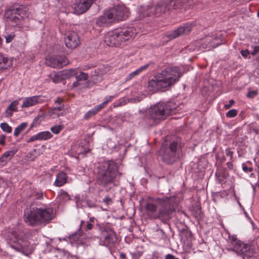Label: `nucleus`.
Listing matches in <instances>:
<instances>
[{
    "label": "nucleus",
    "mask_w": 259,
    "mask_h": 259,
    "mask_svg": "<svg viewBox=\"0 0 259 259\" xmlns=\"http://www.w3.org/2000/svg\"><path fill=\"white\" fill-rule=\"evenodd\" d=\"M182 76V73L178 67H167L156 73L148 82L149 91L156 92L158 91L168 90Z\"/></svg>",
    "instance_id": "f257e3e1"
},
{
    "label": "nucleus",
    "mask_w": 259,
    "mask_h": 259,
    "mask_svg": "<svg viewBox=\"0 0 259 259\" xmlns=\"http://www.w3.org/2000/svg\"><path fill=\"white\" fill-rule=\"evenodd\" d=\"M158 206L148 202L145 205L146 210L154 219H159L163 223H166L173 216L177 207V202L175 197L157 198Z\"/></svg>",
    "instance_id": "f03ea898"
},
{
    "label": "nucleus",
    "mask_w": 259,
    "mask_h": 259,
    "mask_svg": "<svg viewBox=\"0 0 259 259\" xmlns=\"http://www.w3.org/2000/svg\"><path fill=\"white\" fill-rule=\"evenodd\" d=\"M53 218V210L45 205L26 209L24 211V221L30 226H38L49 222Z\"/></svg>",
    "instance_id": "7ed1b4c3"
},
{
    "label": "nucleus",
    "mask_w": 259,
    "mask_h": 259,
    "mask_svg": "<svg viewBox=\"0 0 259 259\" xmlns=\"http://www.w3.org/2000/svg\"><path fill=\"white\" fill-rule=\"evenodd\" d=\"M120 175L117 165L113 161L104 162L97 167V180L104 186L113 183L119 179Z\"/></svg>",
    "instance_id": "20e7f679"
},
{
    "label": "nucleus",
    "mask_w": 259,
    "mask_h": 259,
    "mask_svg": "<svg viewBox=\"0 0 259 259\" xmlns=\"http://www.w3.org/2000/svg\"><path fill=\"white\" fill-rule=\"evenodd\" d=\"M178 106L173 102H160L151 106L149 110V118L154 122L165 119L168 116L177 112Z\"/></svg>",
    "instance_id": "39448f33"
},
{
    "label": "nucleus",
    "mask_w": 259,
    "mask_h": 259,
    "mask_svg": "<svg viewBox=\"0 0 259 259\" xmlns=\"http://www.w3.org/2000/svg\"><path fill=\"white\" fill-rule=\"evenodd\" d=\"M28 10L27 7L15 4L6 11L5 16L15 25H18L22 19L28 17Z\"/></svg>",
    "instance_id": "423d86ee"
},
{
    "label": "nucleus",
    "mask_w": 259,
    "mask_h": 259,
    "mask_svg": "<svg viewBox=\"0 0 259 259\" xmlns=\"http://www.w3.org/2000/svg\"><path fill=\"white\" fill-rule=\"evenodd\" d=\"M229 239L232 249L244 259L253 256L254 250L253 246L243 243L235 236L230 237Z\"/></svg>",
    "instance_id": "0eeeda50"
},
{
    "label": "nucleus",
    "mask_w": 259,
    "mask_h": 259,
    "mask_svg": "<svg viewBox=\"0 0 259 259\" xmlns=\"http://www.w3.org/2000/svg\"><path fill=\"white\" fill-rule=\"evenodd\" d=\"M181 6V0H164L151 8L150 11L155 16H159L162 14H169L173 10L180 8Z\"/></svg>",
    "instance_id": "6e6552de"
},
{
    "label": "nucleus",
    "mask_w": 259,
    "mask_h": 259,
    "mask_svg": "<svg viewBox=\"0 0 259 259\" xmlns=\"http://www.w3.org/2000/svg\"><path fill=\"white\" fill-rule=\"evenodd\" d=\"M7 238L10 241V246L15 250L23 253L31 251L30 243L20 237V235L15 231H13L10 235H8Z\"/></svg>",
    "instance_id": "1a4fd4ad"
},
{
    "label": "nucleus",
    "mask_w": 259,
    "mask_h": 259,
    "mask_svg": "<svg viewBox=\"0 0 259 259\" xmlns=\"http://www.w3.org/2000/svg\"><path fill=\"white\" fill-rule=\"evenodd\" d=\"M178 148L177 142H171L167 147L162 146L161 152L162 160L168 164L175 162L179 157Z\"/></svg>",
    "instance_id": "9d476101"
},
{
    "label": "nucleus",
    "mask_w": 259,
    "mask_h": 259,
    "mask_svg": "<svg viewBox=\"0 0 259 259\" xmlns=\"http://www.w3.org/2000/svg\"><path fill=\"white\" fill-rule=\"evenodd\" d=\"M97 227L102 233L103 245L106 246L113 245L116 241L114 231L108 223L97 224Z\"/></svg>",
    "instance_id": "9b49d317"
},
{
    "label": "nucleus",
    "mask_w": 259,
    "mask_h": 259,
    "mask_svg": "<svg viewBox=\"0 0 259 259\" xmlns=\"http://www.w3.org/2000/svg\"><path fill=\"white\" fill-rule=\"evenodd\" d=\"M107 16L112 21H122L128 17L127 9L121 6H116L107 10Z\"/></svg>",
    "instance_id": "f8f14e48"
},
{
    "label": "nucleus",
    "mask_w": 259,
    "mask_h": 259,
    "mask_svg": "<svg viewBox=\"0 0 259 259\" xmlns=\"http://www.w3.org/2000/svg\"><path fill=\"white\" fill-rule=\"evenodd\" d=\"M66 46L70 49L76 48L80 43V37L75 31L68 32L64 38Z\"/></svg>",
    "instance_id": "ddd939ff"
},
{
    "label": "nucleus",
    "mask_w": 259,
    "mask_h": 259,
    "mask_svg": "<svg viewBox=\"0 0 259 259\" xmlns=\"http://www.w3.org/2000/svg\"><path fill=\"white\" fill-rule=\"evenodd\" d=\"M105 43L110 47L118 46L122 42L119 30L108 32L105 36Z\"/></svg>",
    "instance_id": "4468645a"
},
{
    "label": "nucleus",
    "mask_w": 259,
    "mask_h": 259,
    "mask_svg": "<svg viewBox=\"0 0 259 259\" xmlns=\"http://www.w3.org/2000/svg\"><path fill=\"white\" fill-rule=\"evenodd\" d=\"M46 64L53 68H61L68 64V60L64 56H52L47 60Z\"/></svg>",
    "instance_id": "2eb2a0df"
},
{
    "label": "nucleus",
    "mask_w": 259,
    "mask_h": 259,
    "mask_svg": "<svg viewBox=\"0 0 259 259\" xmlns=\"http://www.w3.org/2000/svg\"><path fill=\"white\" fill-rule=\"evenodd\" d=\"M119 31L122 42L132 40L137 34L136 29L133 27L119 30Z\"/></svg>",
    "instance_id": "dca6fc26"
},
{
    "label": "nucleus",
    "mask_w": 259,
    "mask_h": 259,
    "mask_svg": "<svg viewBox=\"0 0 259 259\" xmlns=\"http://www.w3.org/2000/svg\"><path fill=\"white\" fill-rule=\"evenodd\" d=\"M192 28V24H186L181 26L174 32L169 34V37L170 39H174L181 35L187 34L190 32Z\"/></svg>",
    "instance_id": "f3484780"
},
{
    "label": "nucleus",
    "mask_w": 259,
    "mask_h": 259,
    "mask_svg": "<svg viewBox=\"0 0 259 259\" xmlns=\"http://www.w3.org/2000/svg\"><path fill=\"white\" fill-rule=\"evenodd\" d=\"M92 4V0H79L75 5L74 10L77 14H81L85 12Z\"/></svg>",
    "instance_id": "a211bd4d"
},
{
    "label": "nucleus",
    "mask_w": 259,
    "mask_h": 259,
    "mask_svg": "<svg viewBox=\"0 0 259 259\" xmlns=\"http://www.w3.org/2000/svg\"><path fill=\"white\" fill-rule=\"evenodd\" d=\"M44 99L40 96H34L25 98L23 99L22 108H27L34 106L37 104L42 103Z\"/></svg>",
    "instance_id": "6ab92c4d"
},
{
    "label": "nucleus",
    "mask_w": 259,
    "mask_h": 259,
    "mask_svg": "<svg viewBox=\"0 0 259 259\" xmlns=\"http://www.w3.org/2000/svg\"><path fill=\"white\" fill-rule=\"evenodd\" d=\"M64 112V105H61L50 108L48 112V115L51 118L55 119L60 116H63Z\"/></svg>",
    "instance_id": "aec40b11"
},
{
    "label": "nucleus",
    "mask_w": 259,
    "mask_h": 259,
    "mask_svg": "<svg viewBox=\"0 0 259 259\" xmlns=\"http://www.w3.org/2000/svg\"><path fill=\"white\" fill-rule=\"evenodd\" d=\"M67 179L66 174L61 171L57 175L54 185L57 187H61L66 183Z\"/></svg>",
    "instance_id": "412c9836"
},
{
    "label": "nucleus",
    "mask_w": 259,
    "mask_h": 259,
    "mask_svg": "<svg viewBox=\"0 0 259 259\" xmlns=\"http://www.w3.org/2000/svg\"><path fill=\"white\" fill-rule=\"evenodd\" d=\"M107 14V11H105L103 15L97 18L96 23L98 26H103L112 22L111 20L109 18Z\"/></svg>",
    "instance_id": "4be33fe9"
},
{
    "label": "nucleus",
    "mask_w": 259,
    "mask_h": 259,
    "mask_svg": "<svg viewBox=\"0 0 259 259\" xmlns=\"http://www.w3.org/2000/svg\"><path fill=\"white\" fill-rule=\"evenodd\" d=\"M12 65V63L7 57L0 54V70L7 69Z\"/></svg>",
    "instance_id": "5701e85b"
},
{
    "label": "nucleus",
    "mask_w": 259,
    "mask_h": 259,
    "mask_svg": "<svg viewBox=\"0 0 259 259\" xmlns=\"http://www.w3.org/2000/svg\"><path fill=\"white\" fill-rule=\"evenodd\" d=\"M91 76L95 83L100 82L102 80V71L99 69H95L92 71Z\"/></svg>",
    "instance_id": "b1692460"
},
{
    "label": "nucleus",
    "mask_w": 259,
    "mask_h": 259,
    "mask_svg": "<svg viewBox=\"0 0 259 259\" xmlns=\"http://www.w3.org/2000/svg\"><path fill=\"white\" fill-rule=\"evenodd\" d=\"M211 40H212L211 37H207L202 44V48L206 50H209L212 48L218 47L220 45V44H211Z\"/></svg>",
    "instance_id": "393cba45"
},
{
    "label": "nucleus",
    "mask_w": 259,
    "mask_h": 259,
    "mask_svg": "<svg viewBox=\"0 0 259 259\" xmlns=\"http://www.w3.org/2000/svg\"><path fill=\"white\" fill-rule=\"evenodd\" d=\"M18 104V101L17 100H15L13 101L7 107L6 112L9 116H11L13 115V112L17 111V106Z\"/></svg>",
    "instance_id": "a878e982"
},
{
    "label": "nucleus",
    "mask_w": 259,
    "mask_h": 259,
    "mask_svg": "<svg viewBox=\"0 0 259 259\" xmlns=\"http://www.w3.org/2000/svg\"><path fill=\"white\" fill-rule=\"evenodd\" d=\"M38 140H47L53 137V135L49 131H44L37 134Z\"/></svg>",
    "instance_id": "bb28decb"
},
{
    "label": "nucleus",
    "mask_w": 259,
    "mask_h": 259,
    "mask_svg": "<svg viewBox=\"0 0 259 259\" xmlns=\"http://www.w3.org/2000/svg\"><path fill=\"white\" fill-rule=\"evenodd\" d=\"M102 109L101 107H99V105L95 106L94 108L92 109L91 110L88 111L84 115V118L87 119L91 117L94 116L96 113H97L99 111Z\"/></svg>",
    "instance_id": "cd10ccee"
},
{
    "label": "nucleus",
    "mask_w": 259,
    "mask_h": 259,
    "mask_svg": "<svg viewBox=\"0 0 259 259\" xmlns=\"http://www.w3.org/2000/svg\"><path fill=\"white\" fill-rule=\"evenodd\" d=\"M149 66L148 64L144 65L136 69L135 71L131 72L128 75V79H131L136 75H139L141 72L146 69Z\"/></svg>",
    "instance_id": "c85d7f7f"
},
{
    "label": "nucleus",
    "mask_w": 259,
    "mask_h": 259,
    "mask_svg": "<svg viewBox=\"0 0 259 259\" xmlns=\"http://www.w3.org/2000/svg\"><path fill=\"white\" fill-rule=\"evenodd\" d=\"M77 74V69H70L64 70L62 71V75L66 78H69L71 76L76 75Z\"/></svg>",
    "instance_id": "c756f323"
},
{
    "label": "nucleus",
    "mask_w": 259,
    "mask_h": 259,
    "mask_svg": "<svg viewBox=\"0 0 259 259\" xmlns=\"http://www.w3.org/2000/svg\"><path fill=\"white\" fill-rule=\"evenodd\" d=\"M27 123L26 122H22L19 126L16 127L14 130V136L17 137L19 135L26 127Z\"/></svg>",
    "instance_id": "7c9ffc66"
},
{
    "label": "nucleus",
    "mask_w": 259,
    "mask_h": 259,
    "mask_svg": "<svg viewBox=\"0 0 259 259\" xmlns=\"http://www.w3.org/2000/svg\"><path fill=\"white\" fill-rule=\"evenodd\" d=\"M148 10L149 8L147 7H141L139 9L138 12L139 13V16L140 19H142L149 15V12H148Z\"/></svg>",
    "instance_id": "2f4dec72"
},
{
    "label": "nucleus",
    "mask_w": 259,
    "mask_h": 259,
    "mask_svg": "<svg viewBox=\"0 0 259 259\" xmlns=\"http://www.w3.org/2000/svg\"><path fill=\"white\" fill-rule=\"evenodd\" d=\"M2 130L7 133H11L12 131V128L7 123L3 122L0 124Z\"/></svg>",
    "instance_id": "473e14b6"
},
{
    "label": "nucleus",
    "mask_w": 259,
    "mask_h": 259,
    "mask_svg": "<svg viewBox=\"0 0 259 259\" xmlns=\"http://www.w3.org/2000/svg\"><path fill=\"white\" fill-rule=\"evenodd\" d=\"M116 96H109L108 97H106L105 98V101L99 104V107H101L102 109L104 108L109 102L112 101L113 98L115 97Z\"/></svg>",
    "instance_id": "72a5a7b5"
},
{
    "label": "nucleus",
    "mask_w": 259,
    "mask_h": 259,
    "mask_svg": "<svg viewBox=\"0 0 259 259\" xmlns=\"http://www.w3.org/2000/svg\"><path fill=\"white\" fill-rule=\"evenodd\" d=\"M75 78L77 81L83 80L85 81L88 80L89 78L88 74L86 73L81 72L78 75H75Z\"/></svg>",
    "instance_id": "f704fd0d"
},
{
    "label": "nucleus",
    "mask_w": 259,
    "mask_h": 259,
    "mask_svg": "<svg viewBox=\"0 0 259 259\" xmlns=\"http://www.w3.org/2000/svg\"><path fill=\"white\" fill-rule=\"evenodd\" d=\"M63 129L62 126L61 125H56L51 128V131L55 134H59Z\"/></svg>",
    "instance_id": "c9c22d12"
},
{
    "label": "nucleus",
    "mask_w": 259,
    "mask_h": 259,
    "mask_svg": "<svg viewBox=\"0 0 259 259\" xmlns=\"http://www.w3.org/2000/svg\"><path fill=\"white\" fill-rule=\"evenodd\" d=\"M52 81L54 83H58L60 81V76L56 73H53L50 75Z\"/></svg>",
    "instance_id": "e433bc0d"
},
{
    "label": "nucleus",
    "mask_w": 259,
    "mask_h": 259,
    "mask_svg": "<svg viewBox=\"0 0 259 259\" xmlns=\"http://www.w3.org/2000/svg\"><path fill=\"white\" fill-rule=\"evenodd\" d=\"M237 113L238 111L237 110L234 109H231L228 111V112L226 113V116L229 118H233L236 116Z\"/></svg>",
    "instance_id": "4c0bfd02"
},
{
    "label": "nucleus",
    "mask_w": 259,
    "mask_h": 259,
    "mask_svg": "<svg viewBox=\"0 0 259 259\" xmlns=\"http://www.w3.org/2000/svg\"><path fill=\"white\" fill-rule=\"evenodd\" d=\"M15 154V152L14 151H8L5 152L3 154V155L9 160L10 158L14 155Z\"/></svg>",
    "instance_id": "58836bf2"
},
{
    "label": "nucleus",
    "mask_w": 259,
    "mask_h": 259,
    "mask_svg": "<svg viewBox=\"0 0 259 259\" xmlns=\"http://www.w3.org/2000/svg\"><path fill=\"white\" fill-rule=\"evenodd\" d=\"M15 37V34L14 33H11L10 34H6L5 35V37L6 38V42L7 43H9L12 41Z\"/></svg>",
    "instance_id": "ea45409f"
},
{
    "label": "nucleus",
    "mask_w": 259,
    "mask_h": 259,
    "mask_svg": "<svg viewBox=\"0 0 259 259\" xmlns=\"http://www.w3.org/2000/svg\"><path fill=\"white\" fill-rule=\"evenodd\" d=\"M225 153L227 156L230 157V161H232L233 160V154L234 153V152L231 150V148H227L225 150Z\"/></svg>",
    "instance_id": "a19ab883"
},
{
    "label": "nucleus",
    "mask_w": 259,
    "mask_h": 259,
    "mask_svg": "<svg viewBox=\"0 0 259 259\" xmlns=\"http://www.w3.org/2000/svg\"><path fill=\"white\" fill-rule=\"evenodd\" d=\"M103 202L106 205H108L113 203L112 199L109 196H106L103 200Z\"/></svg>",
    "instance_id": "79ce46f5"
},
{
    "label": "nucleus",
    "mask_w": 259,
    "mask_h": 259,
    "mask_svg": "<svg viewBox=\"0 0 259 259\" xmlns=\"http://www.w3.org/2000/svg\"><path fill=\"white\" fill-rule=\"evenodd\" d=\"M258 95V92L256 91H249L247 95V97H248V98H254V97H255L256 96H257Z\"/></svg>",
    "instance_id": "37998d69"
},
{
    "label": "nucleus",
    "mask_w": 259,
    "mask_h": 259,
    "mask_svg": "<svg viewBox=\"0 0 259 259\" xmlns=\"http://www.w3.org/2000/svg\"><path fill=\"white\" fill-rule=\"evenodd\" d=\"M243 170L245 172H251L253 170L252 167H248L245 163L242 164Z\"/></svg>",
    "instance_id": "c03bdc74"
},
{
    "label": "nucleus",
    "mask_w": 259,
    "mask_h": 259,
    "mask_svg": "<svg viewBox=\"0 0 259 259\" xmlns=\"http://www.w3.org/2000/svg\"><path fill=\"white\" fill-rule=\"evenodd\" d=\"M258 52H259V46H256L253 47V50L252 52H251L250 53V54L254 56V55H256Z\"/></svg>",
    "instance_id": "a18cd8bd"
},
{
    "label": "nucleus",
    "mask_w": 259,
    "mask_h": 259,
    "mask_svg": "<svg viewBox=\"0 0 259 259\" xmlns=\"http://www.w3.org/2000/svg\"><path fill=\"white\" fill-rule=\"evenodd\" d=\"M9 161V160L4 157V156L3 155L0 158V162L2 163V164L3 165H5Z\"/></svg>",
    "instance_id": "49530a36"
},
{
    "label": "nucleus",
    "mask_w": 259,
    "mask_h": 259,
    "mask_svg": "<svg viewBox=\"0 0 259 259\" xmlns=\"http://www.w3.org/2000/svg\"><path fill=\"white\" fill-rule=\"evenodd\" d=\"M250 54L248 50H242L241 51V54L244 57H247Z\"/></svg>",
    "instance_id": "de8ad7c7"
},
{
    "label": "nucleus",
    "mask_w": 259,
    "mask_h": 259,
    "mask_svg": "<svg viewBox=\"0 0 259 259\" xmlns=\"http://www.w3.org/2000/svg\"><path fill=\"white\" fill-rule=\"evenodd\" d=\"M38 140L37 135V134L32 136L28 140L27 142L28 143L29 142H32L34 141Z\"/></svg>",
    "instance_id": "09e8293b"
},
{
    "label": "nucleus",
    "mask_w": 259,
    "mask_h": 259,
    "mask_svg": "<svg viewBox=\"0 0 259 259\" xmlns=\"http://www.w3.org/2000/svg\"><path fill=\"white\" fill-rule=\"evenodd\" d=\"M55 103L57 104V106H60V105H64L63 103V100L61 98H57L55 101Z\"/></svg>",
    "instance_id": "8fccbe9b"
},
{
    "label": "nucleus",
    "mask_w": 259,
    "mask_h": 259,
    "mask_svg": "<svg viewBox=\"0 0 259 259\" xmlns=\"http://www.w3.org/2000/svg\"><path fill=\"white\" fill-rule=\"evenodd\" d=\"M93 229V225L92 223L88 222L85 227V230L88 231Z\"/></svg>",
    "instance_id": "3c124183"
},
{
    "label": "nucleus",
    "mask_w": 259,
    "mask_h": 259,
    "mask_svg": "<svg viewBox=\"0 0 259 259\" xmlns=\"http://www.w3.org/2000/svg\"><path fill=\"white\" fill-rule=\"evenodd\" d=\"M5 139H6V136L5 135H0V144L1 145H5Z\"/></svg>",
    "instance_id": "603ef678"
},
{
    "label": "nucleus",
    "mask_w": 259,
    "mask_h": 259,
    "mask_svg": "<svg viewBox=\"0 0 259 259\" xmlns=\"http://www.w3.org/2000/svg\"><path fill=\"white\" fill-rule=\"evenodd\" d=\"M234 101L233 100H230L229 101V103L228 104H226L225 105V107L226 109H229L232 105L234 103Z\"/></svg>",
    "instance_id": "864d4df0"
},
{
    "label": "nucleus",
    "mask_w": 259,
    "mask_h": 259,
    "mask_svg": "<svg viewBox=\"0 0 259 259\" xmlns=\"http://www.w3.org/2000/svg\"><path fill=\"white\" fill-rule=\"evenodd\" d=\"M165 259H179L178 258L176 257L174 255L168 254L165 256Z\"/></svg>",
    "instance_id": "5fc2aeb1"
},
{
    "label": "nucleus",
    "mask_w": 259,
    "mask_h": 259,
    "mask_svg": "<svg viewBox=\"0 0 259 259\" xmlns=\"http://www.w3.org/2000/svg\"><path fill=\"white\" fill-rule=\"evenodd\" d=\"M119 256L122 259H125L126 255L123 252H120L119 254Z\"/></svg>",
    "instance_id": "6e6d98bb"
},
{
    "label": "nucleus",
    "mask_w": 259,
    "mask_h": 259,
    "mask_svg": "<svg viewBox=\"0 0 259 259\" xmlns=\"http://www.w3.org/2000/svg\"><path fill=\"white\" fill-rule=\"evenodd\" d=\"M42 196H43V193L42 192L40 193H37V196H36V198L37 199H40L42 197Z\"/></svg>",
    "instance_id": "4d7b16f0"
},
{
    "label": "nucleus",
    "mask_w": 259,
    "mask_h": 259,
    "mask_svg": "<svg viewBox=\"0 0 259 259\" xmlns=\"http://www.w3.org/2000/svg\"><path fill=\"white\" fill-rule=\"evenodd\" d=\"M78 81H77V80H76V81L74 82L72 84L73 87H77L78 85Z\"/></svg>",
    "instance_id": "13d9d810"
},
{
    "label": "nucleus",
    "mask_w": 259,
    "mask_h": 259,
    "mask_svg": "<svg viewBox=\"0 0 259 259\" xmlns=\"http://www.w3.org/2000/svg\"><path fill=\"white\" fill-rule=\"evenodd\" d=\"M252 131L255 134H259V130L257 129H253Z\"/></svg>",
    "instance_id": "bf43d9fd"
},
{
    "label": "nucleus",
    "mask_w": 259,
    "mask_h": 259,
    "mask_svg": "<svg viewBox=\"0 0 259 259\" xmlns=\"http://www.w3.org/2000/svg\"><path fill=\"white\" fill-rule=\"evenodd\" d=\"M94 220H95V218H94V217L91 218L90 219V222L89 223H92V222H93L94 221Z\"/></svg>",
    "instance_id": "052dcab7"
},
{
    "label": "nucleus",
    "mask_w": 259,
    "mask_h": 259,
    "mask_svg": "<svg viewBox=\"0 0 259 259\" xmlns=\"http://www.w3.org/2000/svg\"><path fill=\"white\" fill-rule=\"evenodd\" d=\"M215 40H217V39H213L212 38V40H211V44H217L216 42H214Z\"/></svg>",
    "instance_id": "680f3d73"
},
{
    "label": "nucleus",
    "mask_w": 259,
    "mask_h": 259,
    "mask_svg": "<svg viewBox=\"0 0 259 259\" xmlns=\"http://www.w3.org/2000/svg\"><path fill=\"white\" fill-rule=\"evenodd\" d=\"M117 106H121L122 105V104H121L120 102H119V103H117Z\"/></svg>",
    "instance_id": "e2e57ef3"
},
{
    "label": "nucleus",
    "mask_w": 259,
    "mask_h": 259,
    "mask_svg": "<svg viewBox=\"0 0 259 259\" xmlns=\"http://www.w3.org/2000/svg\"><path fill=\"white\" fill-rule=\"evenodd\" d=\"M257 17L259 18V10H258V11L257 12Z\"/></svg>",
    "instance_id": "0e129e2a"
},
{
    "label": "nucleus",
    "mask_w": 259,
    "mask_h": 259,
    "mask_svg": "<svg viewBox=\"0 0 259 259\" xmlns=\"http://www.w3.org/2000/svg\"><path fill=\"white\" fill-rule=\"evenodd\" d=\"M82 223H83V222H82V221H81V225H82Z\"/></svg>",
    "instance_id": "69168bd1"
}]
</instances>
